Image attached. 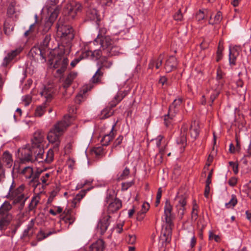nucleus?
Wrapping results in <instances>:
<instances>
[{"mask_svg":"<svg viewBox=\"0 0 251 251\" xmlns=\"http://www.w3.org/2000/svg\"><path fill=\"white\" fill-rule=\"evenodd\" d=\"M123 139V137L122 136H119L115 141L114 143V146L116 147L121 144Z\"/></svg>","mask_w":251,"mask_h":251,"instance_id":"obj_57","label":"nucleus"},{"mask_svg":"<svg viewBox=\"0 0 251 251\" xmlns=\"http://www.w3.org/2000/svg\"><path fill=\"white\" fill-rule=\"evenodd\" d=\"M118 47L112 45L108 50H106L105 55L111 56L113 55H117L119 54Z\"/></svg>","mask_w":251,"mask_h":251,"instance_id":"obj_36","label":"nucleus"},{"mask_svg":"<svg viewBox=\"0 0 251 251\" xmlns=\"http://www.w3.org/2000/svg\"><path fill=\"white\" fill-rule=\"evenodd\" d=\"M83 100V97L82 94H79L76 96L75 100V103L79 104L81 102V101Z\"/></svg>","mask_w":251,"mask_h":251,"instance_id":"obj_56","label":"nucleus"},{"mask_svg":"<svg viewBox=\"0 0 251 251\" xmlns=\"http://www.w3.org/2000/svg\"><path fill=\"white\" fill-rule=\"evenodd\" d=\"M33 162L37 161L38 163L43 162L45 161V158L44 155V149L43 147H33Z\"/></svg>","mask_w":251,"mask_h":251,"instance_id":"obj_16","label":"nucleus"},{"mask_svg":"<svg viewBox=\"0 0 251 251\" xmlns=\"http://www.w3.org/2000/svg\"><path fill=\"white\" fill-rule=\"evenodd\" d=\"M229 165L231 167L232 169L235 174H237L238 173V165L236 162H229Z\"/></svg>","mask_w":251,"mask_h":251,"instance_id":"obj_49","label":"nucleus"},{"mask_svg":"<svg viewBox=\"0 0 251 251\" xmlns=\"http://www.w3.org/2000/svg\"><path fill=\"white\" fill-rule=\"evenodd\" d=\"M209 15V11L208 9L200 10L196 14V19L198 21H201L204 19L205 17Z\"/></svg>","mask_w":251,"mask_h":251,"instance_id":"obj_35","label":"nucleus"},{"mask_svg":"<svg viewBox=\"0 0 251 251\" xmlns=\"http://www.w3.org/2000/svg\"><path fill=\"white\" fill-rule=\"evenodd\" d=\"M54 89L51 86L49 85L44 87V89L40 92V94L44 97L46 101H50L52 98Z\"/></svg>","mask_w":251,"mask_h":251,"instance_id":"obj_22","label":"nucleus"},{"mask_svg":"<svg viewBox=\"0 0 251 251\" xmlns=\"http://www.w3.org/2000/svg\"><path fill=\"white\" fill-rule=\"evenodd\" d=\"M44 141V136L42 131L37 130L33 134L31 140L32 146L33 147H43L41 144Z\"/></svg>","mask_w":251,"mask_h":251,"instance_id":"obj_13","label":"nucleus"},{"mask_svg":"<svg viewBox=\"0 0 251 251\" xmlns=\"http://www.w3.org/2000/svg\"><path fill=\"white\" fill-rule=\"evenodd\" d=\"M14 181H13L6 197L8 198L13 200L14 203H21V205L22 208L25 205V201L27 199V198L25 196L23 193L24 186L22 185L15 189H14Z\"/></svg>","mask_w":251,"mask_h":251,"instance_id":"obj_5","label":"nucleus"},{"mask_svg":"<svg viewBox=\"0 0 251 251\" xmlns=\"http://www.w3.org/2000/svg\"><path fill=\"white\" fill-rule=\"evenodd\" d=\"M46 103L44 102L41 105L38 106L35 110V116L36 117H41L46 111Z\"/></svg>","mask_w":251,"mask_h":251,"instance_id":"obj_32","label":"nucleus"},{"mask_svg":"<svg viewBox=\"0 0 251 251\" xmlns=\"http://www.w3.org/2000/svg\"><path fill=\"white\" fill-rule=\"evenodd\" d=\"M76 73H71L68 75L64 83L63 86L65 88L70 86L73 80L76 77Z\"/></svg>","mask_w":251,"mask_h":251,"instance_id":"obj_34","label":"nucleus"},{"mask_svg":"<svg viewBox=\"0 0 251 251\" xmlns=\"http://www.w3.org/2000/svg\"><path fill=\"white\" fill-rule=\"evenodd\" d=\"M188 129V126L186 124L183 125L181 128L180 136L176 140V143L180 145V148H184L186 144V135Z\"/></svg>","mask_w":251,"mask_h":251,"instance_id":"obj_15","label":"nucleus"},{"mask_svg":"<svg viewBox=\"0 0 251 251\" xmlns=\"http://www.w3.org/2000/svg\"><path fill=\"white\" fill-rule=\"evenodd\" d=\"M20 160L21 163L33 162V146L30 147L29 145H26L19 149L18 151Z\"/></svg>","mask_w":251,"mask_h":251,"instance_id":"obj_6","label":"nucleus"},{"mask_svg":"<svg viewBox=\"0 0 251 251\" xmlns=\"http://www.w3.org/2000/svg\"><path fill=\"white\" fill-rule=\"evenodd\" d=\"M100 4L103 6H110L112 4L111 0H100Z\"/></svg>","mask_w":251,"mask_h":251,"instance_id":"obj_58","label":"nucleus"},{"mask_svg":"<svg viewBox=\"0 0 251 251\" xmlns=\"http://www.w3.org/2000/svg\"><path fill=\"white\" fill-rule=\"evenodd\" d=\"M62 211V208L60 206L55 207L54 209H50L49 213L53 216L56 215L57 214L60 213Z\"/></svg>","mask_w":251,"mask_h":251,"instance_id":"obj_45","label":"nucleus"},{"mask_svg":"<svg viewBox=\"0 0 251 251\" xmlns=\"http://www.w3.org/2000/svg\"><path fill=\"white\" fill-rule=\"evenodd\" d=\"M54 151H55L53 149H50L47 152L46 157L45 158V161L48 163H50L53 159Z\"/></svg>","mask_w":251,"mask_h":251,"instance_id":"obj_39","label":"nucleus"},{"mask_svg":"<svg viewBox=\"0 0 251 251\" xmlns=\"http://www.w3.org/2000/svg\"><path fill=\"white\" fill-rule=\"evenodd\" d=\"M93 151L96 155H99L102 152V150L101 148L99 147L94 149Z\"/></svg>","mask_w":251,"mask_h":251,"instance_id":"obj_63","label":"nucleus"},{"mask_svg":"<svg viewBox=\"0 0 251 251\" xmlns=\"http://www.w3.org/2000/svg\"><path fill=\"white\" fill-rule=\"evenodd\" d=\"M94 43L100 44V48L103 50L104 53L106 52V50H108L113 45V41L108 36H102L98 35L97 38L94 40Z\"/></svg>","mask_w":251,"mask_h":251,"instance_id":"obj_8","label":"nucleus"},{"mask_svg":"<svg viewBox=\"0 0 251 251\" xmlns=\"http://www.w3.org/2000/svg\"><path fill=\"white\" fill-rule=\"evenodd\" d=\"M32 100L30 95H26L22 97V100L25 106H28L31 102Z\"/></svg>","mask_w":251,"mask_h":251,"instance_id":"obj_43","label":"nucleus"},{"mask_svg":"<svg viewBox=\"0 0 251 251\" xmlns=\"http://www.w3.org/2000/svg\"><path fill=\"white\" fill-rule=\"evenodd\" d=\"M222 19V14L220 12H218L214 17V21H212L211 16H210V20L209 21V24H218L220 22Z\"/></svg>","mask_w":251,"mask_h":251,"instance_id":"obj_40","label":"nucleus"},{"mask_svg":"<svg viewBox=\"0 0 251 251\" xmlns=\"http://www.w3.org/2000/svg\"><path fill=\"white\" fill-rule=\"evenodd\" d=\"M34 225V220L31 219L27 226V228L25 229L23 232V236H28L29 231L33 227Z\"/></svg>","mask_w":251,"mask_h":251,"instance_id":"obj_41","label":"nucleus"},{"mask_svg":"<svg viewBox=\"0 0 251 251\" xmlns=\"http://www.w3.org/2000/svg\"><path fill=\"white\" fill-rule=\"evenodd\" d=\"M172 206L171 204L170 201L169 200H167L164 206V216L167 225L165 227H163L161 231V233L163 235V237H161V240L163 241V244H164V242L165 245L167 243H170L171 240V226L173 225L172 220Z\"/></svg>","mask_w":251,"mask_h":251,"instance_id":"obj_3","label":"nucleus"},{"mask_svg":"<svg viewBox=\"0 0 251 251\" xmlns=\"http://www.w3.org/2000/svg\"><path fill=\"white\" fill-rule=\"evenodd\" d=\"M71 123V117L65 116L62 120L55 124L49 130L47 138L49 143L53 145V149L55 151H58L60 144V137Z\"/></svg>","mask_w":251,"mask_h":251,"instance_id":"obj_1","label":"nucleus"},{"mask_svg":"<svg viewBox=\"0 0 251 251\" xmlns=\"http://www.w3.org/2000/svg\"><path fill=\"white\" fill-rule=\"evenodd\" d=\"M162 59H159V58L157 59L156 60H154L155 67L156 69H157L160 68V67L162 65Z\"/></svg>","mask_w":251,"mask_h":251,"instance_id":"obj_62","label":"nucleus"},{"mask_svg":"<svg viewBox=\"0 0 251 251\" xmlns=\"http://www.w3.org/2000/svg\"><path fill=\"white\" fill-rule=\"evenodd\" d=\"M117 122H115L112 125L110 132L108 134L105 135L103 137L101 140V142L103 146H107L109 142H110L113 140L115 135V133L116 132V130H114V128Z\"/></svg>","mask_w":251,"mask_h":251,"instance_id":"obj_18","label":"nucleus"},{"mask_svg":"<svg viewBox=\"0 0 251 251\" xmlns=\"http://www.w3.org/2000/svg\"><path fill=\"white\" fill-rule=\"evenodd\" d=\"M127 241L129 244H133L136 241V236L134 234H129L127 238Z\"/></svg>","mask_w":251,"mask_h":251,"instance_id":"obj_52","label":"nucleus"},{"mask_svg":"<svg viewBox=\"0 0 251 251\" xmlns=\"http://www.w3.org/2000/svg\"><path fill=\"white\" fill-rule=\"evenodd\" d=\"M57 33L60 36L62 45L60 46V55H68L71 50V41L74 37L73 28L69 25L59 22L57 26Z\"/></svg>","mask_w":251,"mask_h":251,"instance_id":"obj_2","label":"nucleus"},{"mask_svg":"<svg viewBox=\"0 0 251 251\" xmlns=\"http://www.w3.org/2000/svg\"><path fill=\"white\" fill-rule=\"evenodd\" d=\"M64 213H66L65 216L63 218V220L65 223L69 224V225L72 224L75 221V217L71 211L68 210L67 211H65Z\"/></svg>","mask_w":251,"mask_h":251,"instance_id":"obj_26","label":"nucleus"},{"mask_svg":"<svg viewBox=\"0 0 251 251\" xmlns=\"http://www.w3.org/2000/svg\"><path fill=\"white\" fill-rule=\"evenodd\" d=\"M82 57H79L78 58H75L71 62V65L72 67H74L81 59Z\"/></svg>","mask_w":251,"mask_h":251,"instance_id":"obj_61","label":"nucleus"},{"mask_svg":"<svg viewBox=\"0 0 251 251\" xmlns=\"http://www.w3.org/2000/svg\"><path fill=\"white\" fill-rule=\"evenodd\" d=\"M133 181L129 182H125L122 183V190L123 191H126L128 188L131 187L133 185Z\"/></svg>","mask_w":251,"mask_h":251,"instance_id":"obj_48","label":"nucleus"},{"mask_svg":"<svg viewBox=\"0 0 251 251\" xmlns=\"http://www.w3.org/2000/svg\"><path fill=\"white\" fill-rule=\"evenodd\" d=\"M122 207V202L118 199L112 200L108 206V213H113L117 211Z\"/></svg>","mask_w":251,"mask_h":251,"instance_id":"obj_19","label":"nucleus"},{"mask_svg":"<svg viewBox=\"0 0 251 251\" xmlns=\"http://www.w3.org/2000/svg\"><path fill=\"white\" fill-rule=\"evenodd\" d=\"M190 131L191 137L195 139L199 135L200 131L199 124L198 122L194 121L192 123Z\"/></svg>","mask_w":251,"mask_h":251,"instance_id":"obj_23","label":"nucleus"},{"mask_svg":"<svg viewBox=\"0 0 251 251\" xmlns=\"http://www.w3.org/2000/svg\"><path fill=\"white\" fill-rule=\"evenodd\" d=\"M22 173L26 178H30L33 175L32 168L29 166L25 167L23 169Z\"/></svg>","mask_w":251,"mask_h":251,"instance_id":"obj_38","label":"nucleus"},{"mask_svg":"<svg viewBox=\"0 0 251 251\" xmlns=\"http://www.w3.org/2000/svg\"><path fill=\"white\" fill-rule=\"evenodd\" d=\"M113 111L109 108H106L101 111V114L103 115L102 118H106L111 115Z\"/></svg>","mask_w":251,"mask_h":251,"instance_id":"obj_44","label":"nucleus"},{"mask_svg":"<svg viewBox=\"0 0 251 251\" xmlns=\"http://www.w3.org/2000/svg\"><path fill=\"white\" fill-rule=\"evenodd\" d=\"M110 218V216L106 215L100 220L97 228L101 234H103L107 229L110 222L109 221Z\"/></svg>","mask_w":251,"mask_h":251,"instance_id":"obj_12","label":"nucleus"},{"mask_svg":"<svg viewBox=\"0 0 251 251\" xmlns=\"http://www.w3.org/2000/svg\"><path fill=\"white\" fill-rule=\"evenodd\" d=\"M56 233V231L54 229H51L50 231L47 232H45L42 230H40L37 234V239L39 241H41L48 236Z\"/></svg>","mask_w":251,"mask_h":251,"instance_id":"obj_31","label":"nucleus"},{"mask_svg":"<svg viewBox=\"0 0 251 251\" xmlns=\"http://www.w3.org/2000/svg\"><path fill=\"white\" fill-rule=\"evenodd\" d=\"M174 18L176 21H181L182 19V14L180 11H178L174 15Z\"/></svg>","mask_w":251,"mask_h":251,"instance_id":"obj_60","label":"nucleus"},{"mask_svg":"<svg viewBox=\"0 0 251 251\" xmlns=\"http://www.w3.org/2000/svg\"><path fill=\"white\" fill-rule=\"evenodd\" d=\"M0 230L4 231L12 220V216L10 213H6L4 215H0Z\"/></svg>","mask_w":251,"mask_h":251,"instance_id":"obj_17","label":"nucleus"},{"mask_svg":"<svg viewBox=\"0 0 251 251\" xmlns=\"http://www.w3.org/2000/svg\"><path fill=\"white\" fill-rule=\"evenodd\" d=\"M239 53V48L237 47H234L232 48H229V62L230 65H235L237 57Z\"/></svg>","mask_w":251,"mask_h":251,"instance_id":"obj_21","label":"nucleus"},{"mask_svg":"<svg viewBox=\"0 0 251 251\" xmlns=\"http://www.w3.org/2000/svg\"><path fill=\"white\" fill-rule=\"evenodd\" d=\"M185 238L186 239L190 240V247L193 248L196 244V239L195 237L194 232L193 230L187 231L185 234Z\"/></svg>","mask_w":251,"mask_h":251,"instance_id":"obj_27","label":"nucleus"},{"mask_svg":"<svg viewBox=\"0 0 251 251\" xmlns=\"http://www.w3.org/2000/svg\"><path fill=\"white\" fill-rule=\"evenodd\" d=\"M69 63V60L67 58H60L56 60L53 65V67L57 69L58 74L63 73L66 69Z\"/></svg>","mask_w":251,"mask_h":251,"instance_id":"obj_11","label":"nucleus"},{"mask_svg":"<svg viewBox=\"0 0 251 251\" xmlns=\"http://www.w3.org/2000/svg\"><path fill=\"white\" fill-rule=\"evenodd\" d=\"M90 182L88 180H85L84 181H81L79 183H78L76 186V188L77 189H79L82 188L84 185H87Z\"/></svg>","mask_w":251,"mask_h":251,"instance_id":"obj_55","label":"nucleus"},{"mask_svg":"<svg viewBox=\"0 0 251 251\" xmlns=\"http://www.w3.org/2000/svg\"><path fill=\"white\" fill-rule=\"evenodd\" d=\"M163 137L162 135H160L158 136L156 138L152 139L151 141L154 142L156 146L158 148H159L161 144V143L163 141Z\"/></svg>","mask_w":251,"mask_h":251,"instance_id":"obj_47","label":"nucleus"},{"mask_svg":"<svg viewBox=\"0 0 251 251\" xmlns=\"http://www.w3.org/2000/svg\"><path fill=\"white\" fill-rule=\"evenodd\" d=\"M222 48H221L220 46L218 48V50L217 51V61H219L221 60L222 57Z\"/></svg>","mask_w":251,"mask_h":251,"instance_id":"obj_53","label":"nucleus"},{"mask_svg":"<svg viewBox=\"0 0 251 251\" xmlns=\"http://www.w3.org/2000/svg\"><path fill=\"white\" fill-rule=\"evenodd\" d=\"M237 200L234 195H232L229 201L226 203L225 206L227 208H233L237 204Z\"/></svg>","mask_w":251,"mask_h":251,"instance_id":"obj_37","label":"nucleus"},{"mask_svg":"<svg viewBox=\"0 0 251 251\" xmlns=\"http://www.w3.org/2000/svg\"><path fill=\"white\" fill-rule=\"evenodd\" d=\"M2 161L6 163L8 168H10L13 164L12 156L8 151H5L2 154Z\"/></svg>","mask_w":251,"mask_h":251,"instance_id":"obj_25","label":"nucleus"},{"mask_svg":"<svg viewBox=\"0 0 251 251\" xmlns=\"http://www.w3.org/2000/svg\"><path fill=\"white\" fill-rule=\"evenodd\" d=\"M103 74V72L101 71V68H99L92 78V82L94 83L99 82L101 80Z\"/></svg>","mask_w":251,"mask_h":251,"instance_id":"obj_33","label":"nucleus"},{"mask_svg":"<svg viewBox=\"0 0 251 251\" xmlns=\"http://www.w3.org/2000/svg\"><path fill=\"white\" fill-rule=\"evenodd\" d=\"M51 25H52V24H51V23L50 22L47 21L46 23L45 27V28L44 29V31L45 32H47L50 29V28Z\"/></svg>","mask_w":251,"mask_h":251,"instance_id":"obj_64","label":"nucleus"},{"mask_svg":"<svg viewBox=\"0 0 251 251\" xmlns=\"http://www.w3.org/2000/svg\"><path fill=\"white\" fill-rule=\"evenodd\" d=\"M129 169L127 168H126L124 171H123L121 176L120 178L122 179H126L127 178L128 176L129 175Z\"/></svg>","mask_w":251,"mask_h":251,"instance_id":"obj_50","label":"nucleus"},{"mask_svg":"<svg viewBox=\"0 0 251 251\" xmlns=\"http://www.w3.org/2000/svg\"><path fill=\"white\" fill-rule=\"evenodd\" d=\"M90 189H88L86 190H82L81 192H80L79 193H78L77 195H76L75 199L77 200L78 201H80L81 200L86 194V193L87 191H89Z\"/></svg>","mask_w":251,"mask_h":251,"instance_id":"obj_51","label":"nucleus"},{"mask_svg":"<svg viewBox=\"0 0 251 251\" xmlns=\"http://www.w3.org/2000/svg\"><path fill=\"white\" fill-rule=\"evenodd\" d=\"M91 55L94 58L98 59L101 55H105V53H104L103 50L100 49V50H94L92 52Z\"/></svg>","mask_w":251,"mask_h":251,"instance_id":"obj_42","label":"nucleus"},{"mask_svg":"<svg viewBox=\"0 0 251 251\" xmlns=\"http://www.w3.org/2000/svg\"><path fill=\"white\" fill-rule=\"evenodd\" d=\"M104 249V242L101 239L97 240L90 247L91 251H103Z\"/></svg>","mask_w":251,"mask_h":251,"instance_id":"obj_24","label":"nucleus"},{"mask_svg":"<svg viewBox=\"0 0 251 251\" xmlns=\"http://www.w3.org/2000/svg\"><path fill=\"white\" fill-rule=\"evenodd\" d=\"M22 50V48H18L8 53L7 55L3 58L1 65L3 67H6L14 57L21 52Z\"/></svg>","mask_w":251,"mask_h":251,"instance_id":"obj_14","label":"nucleus"},{"mask_svg":"<svg viewBox=\"0 0 251 251\" xmlns=\"http://www.w3.org/2000/svg\"><path fill=\"white\" fill-rule=\"evenodd\" d=\"M186 196L185 195H179L177 193L174 200L176 202V208L177 215L180 219H182L186 207Z\"/></svg>","mask_w":251,"mask_h":251,"instance_id":"obj_7","label":"nucleus"},{"mask_svg":"<svg viewBox=\"0 0 251 251\" xmlns=\"http://www.w3.org/2000/svg\"><path fill=\"white\" fill-rule=\"evenodd\" d=\"M30 55L37 61H40L41 62L46 61V58L44 50L39 47H34L32 48L30 51Z\"/></svg>","mask_w":251,"mask_h":251,"instance_id":"obj_10","label":"nucleus"},{"mask_svg":"<svg viewBox=\"0 0 251 251\" xmlns=\"http://www.w3.org/2000/svg\"><path fill=\"white\" fill-rule=\"evenodd\" d=\"M12 206L10 203L5 201L0 207V215H4L11 209Z\"/></svg>","mask_w":251,"mask_h":251,"instance_id":"obj_30","label":"nucleus"},{"mask_svg":"<svg viewBox=\"0 0 251 251\" xmlns=\"http://www.w3.org/2000/svg\"><path fill=\"white\" fill-rule=\"evenodd\" d=\"M166 152V144L164 145V147H162L159 149V157L161 158L163 154Z\"/></svg>","mask_w":251,"mask_h":251,"instance_id":"obj_59","label":"nucleus"},{"mask_svg":"<svg viewBox=\"0 0 251 251\" xmlns=\"http://www.w3.org/2000/svg\"><path fill=\"white\" fill-rule=\"evenodd\" d=\"M59 0H49L47 1V5L51 7L52 6H55L58 4Z\"/></svg>","mask_w":251,"mask_h":251,"instance_id":"obj_54","label":"nucleus"},{"mask_svg":"<svg viewBox=\"0 0 251 251\" xmlns=\"http://www.w3.org/2000/svg\"><path fill=\"white\" fill-rule=\"evenodd\" d=\"M79 7H73L71 5L67 6L65 12L67 13L68 16L71 18L73 19L75 17L76 11L78 10Z\"/></svg>","mask_w":251,"mask_h":251,"instance_id":"obj_29","label":"nucleus"},{"mask_svg":"<svg viewBox=\"0 0 251 251\" xmlns=\"http://www.w3.org/2000/svg\"><path fill=\"white\" fill-rule=\"evenodd\" d=\"M182 103V100L180 98L175 99L170 106L167 116H165L164 121L166 126H168L167 117L172 118L178 111V108Z\"/></svg>","mask_w":251,"mask_h":251,"instance_id":"obj_9","label":"nucleus"},{"mask_svg":"<svg viewBox=\"0 0 251 251\" xmlns=\"http://www.w3.org/2000/svg\"><path fill=\"white\" fill-rule=\"evenodd\" d=\"M50 40V35H47L45 37L44 40L41 43V45L43 48H47L48 47L49 44Z\"/></svg>","mask_w":251,"mask_h":251,"instance_id":"obj_46","label":"nucleus"},{"mask_svg":"<svg viewBox=\"0 0 251 251\" xmlns=\"http://www.w3.org/2000/svg\"><path fill=\"white\" fill-rule=\"evenodd\" d=\"M177 65V60L175 57L173 56H170L166 60L165 64V69L166 72L169 73L175 69Z\"/></svg>","mask_w":251,"mask_h":251,"instance_id":"obj_20","label":"nucleus"},{"mask_svg":"<svg viewBox=\"0 0 251 251\" xmlns=\"http://www.w3.org/2000/svg\"><path fill=\"white\" fill-rule=\"evenodd\" d=\"M40 200V196L38 195L34 196L32 198L31 201L28 205L29 211H35V209L36 208L37 205L39 203Z\"/></svg>","mask_w":251,"mask_h":251,"instance_id":"obj_28","label":"nucleus"},{"mask_svg":"<svg viewBox=\"0 0 251 251\" xmlns=\"http://www.w3.org/2000/svg\"><path fill=\"white\" fill-rule=\"evenodd\" d=\"M52 178V174L50 172L46 173L43 170H37L34 175L31 183L36 191L38 188L42 189L49 185Z\"/></svg>","mask_w":251,"mask_h":251,"instance_id":"obj_4","label":"nucleus"}]
</instances>
